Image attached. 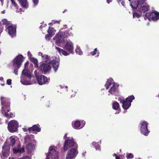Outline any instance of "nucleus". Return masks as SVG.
<instances>
[{
  "label": "nucleus",
  "mask_w": 159,
  "mask_h": 159,
  "mask_svg": "<svg viewBox=\"0 0 159 159\" xmlns=\"http://www.w3.org/2000/svg\"><path fill=\"white\" fill-rule=\"evenodd\" d=\"M135 98L133 95L129 96L125 99L123 98H119L118 100L122 104V107L125 110L128 109L131 105V102Z\"/></svg>",
  "instance_id": "nucleus-1"
},
{
  "label": "nucleus",
  "mask_w": 159,
  "mask_h": 159,
  "mask_svg": "<svg viewBox=\"0 0 159 159\" xmlns=\"http://www.w3.org/2000/svg\"><path fill=\"white\" fill-rule=\"evenodd\" d=\"M73 146L77 148L78 144L75 142L73 138L69 137L65 140L62 149L64 151H66L69 148Z\"/></svg>",
  "instance_id": "nucleus-2"
},
{
  "label": "nucleus",
  "mask_w": 159,
  "mask_h": 159,
  "mask_svg": "<svg viewBox=\"0 0 159 159\" xmlns=\"http://www.w3.org/2000/svg\"><path fill=\"white\" fill-rule=\"evenodd\" d=\"M38 83L39 85L45 84L48 82L50 79L44 75L37 73L36 70L34 72Z\"/></svg>",
  "instance_id": "nucleus-3"
},
{
  "label": "nucleus",
  "mask_w": 159,
  "mask_h": 159,
  "mask_svg": "<svg viewBox=\"0 0 159 159\" xmlns=\"http://www.w3.org/2000/svg\"><path fill=\"white\" fill-rule=\"evenodd\" d=\"M19 124L18 122L15 120L10 121L8 124L7 128L11 133L16 132L18 130Z\"/></svg>",
  "instance_id": "nucleus-4"
},
{
  "label": "nucleus",
  "mask_w": 159,
  "mask_h": 159,
  "mask_svg": "<svg viewBox=\"0 0 159 159\" xmlns=\"http://www.w3.org/2000/svg\"><path fill=\"white\" fill-rule=\"evenodd\" d=\"M145 16L148 20L151 19L152 20L156 21L159 19V12L153 10L151 12L146 13Z\"/></svg>",
  "instance_id": "nucleus-5"
},
{
  "label": "nucleus",
  "mask_w": 159,
  "mask_h": 159,
  "mask_svg": "<svg viewBox=\"0 0 159 159\" xmlns=\"http://www.w3.org/2000/svg\"><path fill=\"white\" fill-rule=\"evenodd\" d=\"M148 123L146 121H141L140 123V130L142 134L148 136L150 131L148 129Z\"/></svg>",
  "instance_id": "nucleus-6"
},
{
  "label": "nucleus",
  "mask_w": 159,
  "mask_h": 159,
  "mask_svg": "<svg viewBox=\"0 0 159 159\" xmlns=\"http://www.w3.org/2000/svg\"><path fill=\"white\" fill-rule=\"evenodd\" d=\"M38 68L43 74H45L50 70L51 67L49 64L42 62L40 63L39 66Z\"/></svg>",
  "instance_id": "nucleus-7"
},
{
  "label": "nucleus",
  "mask_w": 159,
  "mask_h": 159,
  "mask_svg": "<svg viewBox=\"0 0 159 159\" xmlns=\"http://www.w3.org/2000/svg\"><path fill=\"white\" fill-rule=\"evenodd\" d=\"M58 153L55 149L52 148H49V152L47 155L46 159H58Z\"/></svg>",
  "instance_id": "nucleus-8"
},
{
  "label": "nucleus",
  "mask_w": 159,
  "mask_h": 159,
  "mask_svg": "<svg viewBox=\"0 0 159 159\" xmlns=\"http://www.w3.org/2000/svg\"><path fill=\"white\" fill-rule=\"evenodd\" d=\"M0 100L2 106V108L4 109L7 107V108H8V111H9L10 109L9 99L6 98L2 97H1Z\"/></svg>",
  "instance_id": "nucleus-9"
},
{
  "label": "nucleus",
  "mask_w": 159,
  "mask_h": 159,
  "mask_svg": "<svg viewBox=\"0 0 159 159\" xmlns=\"http://www.w3.org/2000/svg\"><path fill=\"white\" fill-rule=\"evenodd\" d=\"M78 153L77 148H71L67 152L66 158V159H72L75 157Z\"/></svg>",
  "instance_id": "nucleus-10"
},
{
  "label": "nucleus",
  "mask_w": 159,
  "mask_h": 159,
  "mask_svg": "<svg viewBox=\"0 0 159 159\" xmlns=\"http://www.w3.org/2000/svg\"><path fill=\"white\" fill-rule=\"evenodd\" d=\"M54 39L56 40L55 43L57 44L65 43L64 38L61 30L56 35Z\"/></svg>",
  "instance_id": "nucleus-11"
},
{
  "label": "nucleus",
  "mask_w": 159,
  "mask_h": 159,
  "mask_svg": "<svg viewBox=\"0 0 159 159\" xmlns=\"http://www.w3.org/2000/svg\"><path fill=\"white\" fill-rule=\"evenodd\" d=\"M23 59V57L22 55H19L17 56L14 60V66H20L22 62Z\"/></svg>",
  "instance_id": "nucleus-12"
},
{
  "label": "nucleus",
  "mask_w": 159,
  "mask_h": 159,
  "mask_svg": "<svg viewBox=\"0 0 159 159\" xmlns=\"http://www.w3.org/2000/svg\"><path fill=\"white\" fill-rule=\"evenodd\" d=\"M10 147L4 144L2 147V155L4 157H7L10 154Z\"/></svg>",
  "instance_id": "nucleus-13"
},
{
  "label": "nucleus",
  "mask_w": 159,
  "mask_h": 159,
  "mask_svg": "<svg viewBox=\"0 0 159 159\" xmlns=\"http://www.w3.org/2000/svg\"><path fill=\"white\" fill-rule=\"evenodd\" d=\"M7 30L9 34L12 36L16 34V27L15 25H10L7 28Z\"/></svg>",
  "instance_id": "nucleus-14"
},
{
  "label": "nucleus",
  "mask_w": 159,
  "mask_h": 159,
  "mask_svg": "<svg viewBox=\"0 0 159 159\" xmlns=\"http://www.w3.org/2000/svg\"><path fill=\"white\" fill-rule=\"evenodd\" d=\"M149 9V5L147 4H145L141 5L140 7H139L137 11L141 13H144L148 11Z\"/></svg>",
  "instance_id": "nucleus-15"
},
{
  "label": "nucleus",
  "mask_w": 159,
  "mask_h": 159,
  "mask_svg": "<svg viewBox=\"0 0 159 159\" xmlns=\"http://www.w3.org/2000/svg\"><path fill=\"white\" fill-rule=\"evenodd\" d=\"M64 48L71 53H73L74 45L71 42H67L64 46Z\"/></svg>",
  "instance_id": "nucleus-16"
},
{
  "label": "nucleus",
  "mask_w": 159,
  "mask_h": 159,
  "mask_svg": "<svg viewBox=\"0 0 159 159\" xmlns=\"http://www.w3.org/2000/svg\"><path fill=\"white\" fill-rule=\"evenodd\" d=\"M84 125V123L82 121L81 123L79 120H76L72 123L73 127L75 129H80L83 128Z\"/></svg>",
  "instance_id": "nucleus-17"
},
{
  "label": "nucleus",
  "mask_w": 159,
  "mask_h": 159,
  "mask_svg": "<svg viewBox=\"0 0 159 159\" xmlns=\"http://www.w3.org/2000/svg\"><path fill=\"white\" fill-rule=\"evenodd\" d=\"M118 86L115 83H113L112 87L108 91V92L112 95H115L118 93Z\"/></svg>",
  "instance_id": "nucleus-18"
},
{
  "label": "nucleus",
  "mask_w": 159,
  "mask_h": 159,
  "mask_svg": "<svg viewBox=\"0 0 159 159\" xmlns=\"http://www.w3.org/2000/svg\"><path fill=\"white\" fill-rule=\"evenodd\" d=\"M47 31L48 34L45 35V38L46 39H49L54 35L55 31L54 30L53 28L49 27Z\"/></svg>",
  "instance_id": "nucleus-19"
},
{
  "label": "nucleus",
  "mask_w": 159,
  "mask_h": 159,
  "mask_svg": "<svg viewBox=\"0 0 159 159\" xmlns=\"http://www.w3.org/2000/svg\"><path fill=\"white\" fill-rule=\"evenodd\" d=\"M40 126L38 125H34L33 126L30 127L28 128V131L30 133L32 131H37L38 132L41 131V128H40Z\"/></svg>",
  "instance_id": "nucleus-20"
},
{
  "label": "nucleus",
  "mask_w": 159,
  "mask_h": 159,
  "mask_svg": "<svg viewBox=\"0 0 159 159\" xmlns=\"http://www.w3.org/2000/svg\"><path fill=\"white\" fill-rule=\"evenodd\" d=\"M34 148V145L32 143L27 144L26 146V149L28 153L31 152Z\"/></svg>",
  "instance_id": "nucleus-21"
},
{
  "label": "nucleus",
  "mask_w": 159,
  "mask_h": 159,
  "mask_svg": "<svg viewBox=\"0 0 159 159\" xmlns=\"http://www.w3.org/2000/svg\"><path fill=\"white\" fill-rule=\"evenodd\" d=\"M48 63H52V65L53 68L54 69V70L56 71L58 69L59 67V63L58 62L55 60H53L51 61H49Z\"/></svg>",
  "instance_id": "nucleus-22"
},
{
  "label": "nucleus",
  "mask_w": 159,
  "mask_h": 159,
  "mask_svg": "<svg viewBox=\"0 0 159 159\" xmlns=\"http://www.w3.org/2000/svg\"><path fill=\"white\" fill-rule=\"evenodd\" d=\"M19 3L20 4L23 8H27L28 7V3L27 0H18Z\"/></svg>",
  "instance_id": "nucleus-23"
},
{
  "label": "nucleus",
  "mask_w": 159,
  "mask_h": 159,
  "mask_svg": "<svg viewBox=\"0 0 159 159\" xmlns=\"http://www.w3.org/2000/svg\"><path fill=\"white\" fill-rule=\"evenodd\" d=\"M34 135L32 134L28 135L25 136L24 139L25 143H27L30 142L32 139L34 138Z\"/></svg>",
  "instance_id": "nucleus-24"
},
{
  "label": "nucleus",
  "mask_w": 159,
  "mask_h": 159,
  "mask_svg": "<svg viewBox=\"0 0 159 159\" xmlns=\"http://www.w3.org/2000/svg\"><path fill=\"white\" fill-rule=\"evenodd\" d=\"M22 74L27 77L29 79H30L31 78V75L29 73V71L26 69H24L22 72Z\"/></svg>",
  "instance_id": "nucleus-25"
},
{
  "label": "nucleus",
  "mask_w": 159,
  "mask_h": 159,
  "mask_svg": "<svg viewBox=\"0 0 159 159\" xmlns=\"http://www.w3.org/2000/svg\"><path fill=\"white\" fill-rule=\"evenodd\" d=\"M56 48L60 54L61 53L62 55L65 56H66L68 55L69 54L66 51L62 49L57 47H56Z\"/></svg>",
  "instance_id": "nucleus-26"
},
{
  "label": "nucleus",
  "mask_w": 159,
  "mask_h": 159,
  "mask_svg": "<svg viewBox=\"0 0 159 159\" xmlns=\"http://www.w3.org/2000/svg\"><path fill=\"white\" fill-rule=\"evenodd\" d=\"M96 53H97V54L96 57H98L99 56V52L98 51L97 48H95L94 49L93 51L90 53L89 54L91 56H94L96 54Z\"/></svg>",
  "instance_id": "nucleus-27"
},
{
  "label": "nucleus",
  "mask_w": 159,
  "mask_h": 159,
  "mask_svg": "<svg viewBox=\"0 0 159 159\" xmlns=\"http://www.w3.org/2000/svg\"><path fill=\"white\" fill-rule=\"evenodd\" d=\"M61 33L64 38L68 37L71 35V33L70 32L69 30L66 31L65 32L61 31Z\"/></svg>",
  "instance_id": "nucleus-28"
},
{
  "label": "nucleus",
  "mask_w": 159,
  "mask_h": 159,
  "mask_svg": "<svg viewBox=\"0 0 159 159\" xmlns=\"http://www.w3.org/2000/svg\"><path fill=\"white\" fill-rule=\"evenodd\" d=\"M139 5V3L137 1H134L132 2L131 3L130 6L133 9H136L138 7V6Z\"/></svg>",
  "instance_id": "nucleus-29"
},
{
  "label": "nucleus",
  "mask_w": 159,
  "mask_h": 159,
  "mask_svg": "<svg viewBox=\"0 0 159 159\" xmlns=\"http://www.w3.org/2000/svg\"><path fill=\"white\" fill-rule=\"evenodd\" d=\"M31 61L34 64L35 67L37 68L39 67L38 62L37 59L33 57L31 59Z\"/></svg>",
  "instance_id": "nucleus-30"
},
{
  "label": "nucleus",
  "mask_w": 159,
  "mask_h": 159,
  "mask_svg": "<svg viewBox=\"0 0 159 159\" xmlns=\"http://www.w3.org/2000/svg\"><path fill=\"white\" fill-rule=\"evenodd\" d=\"M119 107V104L117 102H115L113 103L112 107L113 109L116 110L118 109Z\"/></svg>",
  "instance_id": "nucleus-31"
},
{
  "label": "nucleus",
  "mask_w": 159,
  "mask_h": 159,
  "mask_svg": "<svg viewBox=\"0 0 159 159\" xmlns=\"http://www.w3.org/2000/svg\"><path fill=\"white\" fill-rule=\"evenodd\" d=\"M112 83L110 80H108L106 83L105 84V86L107 89H109V87L111 85Z\"/></svg>",
  "instance_id": "nucleus-32"
},
{
  "label": "nucleus",
  "mask_w": 159,
  "mask_h": 159,
  "mask_svg": "<svg viewBox=\"0 0 159 159\" xmlns=\"http://www.w3.org/2000/svg\"><path fill=\"white\" fill-rule=\"evenodd\" d=\"M3 111V112L5 113V111ZM4 116L8 118H11L14 116L13 114L12 113H7V112L6 113L5 112V114L4 115Z\"/></svg>",
  "instance_id": "nucleus-33"
},
{
  "label": "nucleus",
  "mask_w": 159,
  "mask_h": 159,
  "mask_svg": "<svg viewBox=\"0 0 159 159\" xmlns=\"http://www.w3.org/2000/svg\"><path fill=\"white\" fill-rule=\"evenodd\" d=\"M1 21L2 25L6 26L10 24V21H8L6 19H3Z\"/></svg>",
  "instance_id": "nucleus-34"
},
{
  "label": "nucleus",
  "mask_w": 159,
  "mask_h": 159,
  "mask_svg": "<svg viewBox=\"0 0 159 159\" xmlns=\"http://www.w3.org/2000/svg\"><path fill=\"white\" fill-rule=\"evenodd\" d=\"M42 58V60L44 61L45 62H48L49 60V57L48 55L46 54H44Z\"/></svg>",
  "instance_id": "nucleus-35"
},
{
  "label": "nucleus",
  "mask_w": 159,
  "mask_h": 159,
  "mask_svg": "<svg viewBox=\"0 0 159 159\" xmlns=\"http://www.w3.org/2000/svg\"><path fill=\"white\" fill-rule=\"evenodd\" d=\"M10 144L12 146H13L15 145V143H16V140L15 138H13L11 137L10 138Z\"/></svg>",
  "instance_id": "nucleus-36"
},
{
  "label": "nucleus",
  "mask_w": 159,
  "mask_h": 159,
  "mask_svg": "<svg viewBox=\"0 0 159 159\" xmlns=\"http://www.w3.org/2000/svg\"><path fill=\"white\" fill-rule=\"evenodd\" d=\"M92 145L95 147L96 150H98L100 148L99 145L96 142L94 141L92 143Z\"/></svg>",
  "instance_id": "nucleus-37"
},
{
  "label": "nucleus",
  "mask_w": 159,
  "mask_h": 159,
  "mask_svg": "<svg viewBox=\"0 0 159 159\" xmlns=\"http://www.w3.org/2000/svg\"><path fill=\"white\" fill-rule=\"evenodd\" d=\"M133 18H139L141 17V15L137 12H134L133 14Z\"/></svg>",
  "instance_id": "nucleus-38"
},
{
  "label": "nucleus",
  "mask_w": 159,
  "mask_h": 159,
  "mask_svg": "<svg viewBox=\"0 0 159 159\" xmlns=\"http://www.w3.org/2000/svg\"><path fill=\"white\" fill-rule=\"evenodd\" d=\"M75 52L77 54L80 55H82L83 52L80 48H77L75 49Z\"/></svg>",
  "instance_id": "nucleus-39"
},
{
  "label": "nucleus",
  "mask_w": 159,
  "mask_h": 159,
  "mask_svg": "<svg viewBox=\"0 0 159 159\" xmlns=\"http://www.w3.org/2000/svg\"><path fill=\"white\" fill-rule=\"evenodd\" d=\"M11 5L13 6H14L16 8V9L18 8V6L16 2L14 0H11Z\"/></svg>",
  "instance_id": "nucleus-40"
},
{
  "label": "nucleus",
  "mask_w": 159,
  "mask_h": 159,
  "mask_svg": "<svg viewBox=\"0 0 159 159\" xmlns=\"http://www.w3.org/2000/svg\"><path fill=\"white\" fill-rule=\"evenodd\" d=\"M126 157L128 159H131L134 157V155L132 153H129L126 156Z\"/></svg>",
  "instance_id": "nucleus-41"
},
{
  "label": "nucleus",
  "mask_w": 159,
  "mask_h": 159,
  "mask_svg": "<svg viewBox=\"0 0 159 159\" xmlns=\"http://www.w3.org/2000/svg\"><path fill=\"white\" fill-rule=\"evenodd\" d=\"M146 0H138L137 2L139 5H143Z\"/></svg>",
  "instance_id": "nucleus-42"
},
{
  "label": "nucleus",
  "mask_w": 159,
  "mask_h": 159,
  "mask_svg": "<svg viewBox=\"0 0 159 159\" xmlns=\"http://www.w3.org/2000/svg\"><path fill=\"white\" fill-rule=\"evenodd\" d=\"M8 108H5L4 109H3L2 108V110H1V111H2V113L3 114V115H4L5 114V113H4V112H3V111H5V112L6 113H7L8 112H9V111H8Z\"/></svg>",
  "instance_id": "nucleus-43"
},
{
  "label": "nucleus",
  "mask_w": 159,
  "mask_h": 159,
  "mask_svg": "<svg viewBox=\"0 0 159 159\" xmlns=\"http://www.w3.org/2000/svg\"><path fill=\"white\" fill-rule=\"evenodd\" d=\"M19 153H23L25 152V148L24 147H23L20 148V149H19Z\"/></svg>",
  "instance_id": "nucleus-44"
},
{
  "label": "nucleus",
  "mask_w": 159,
  "mask_h": 159,
  "mask_svg": "<svg viewBox=\"0 0 159 159\" xmlns=\"http://www.w3.org/2000/svg\"><path fill=\"white\" fill-rule=\"evenodd\" d=\"M19 149L13 148V153L14 154L17 153H19Z\"/></svg>",
  "instance_id": "nucleus-45"
},
{
  "label": "nucleus",
  "mask_w": 159,
  "mask_h": 159,
  "mask_svg": "<svg viewBox=\"0 0 159 159\" xmlns=\"http://www.w3.org/2000/svg\"><path fill=\"white\" fill-rule=\"evenodd\" d=\"M7 83L9 85H10L11 84V79H8L7 80Z\"/></svg>",
  "instance_id": "nucleus-46"
},
{
  "label": "nucleus",
  "mask_w": 159,
  "mask_h": 159,
  "mask_svg": "<svg viewBox=\"0 0 159 159\" xmlns=\"http://www.w3.org/2000/svg\"><path fill=\"white\" fill-rule=\"evenodd\" d=\"M23 159H31V158L28 156H25L23 157Z\"/></svg>",
  "instance_id": "nucleus-47"
},
{
  "label": "nucleus",
  "mask_w": 159,
  "mask_h": 159,
  "mask_svg": "<svg viewBox=\"0 0 159 159\" xmlns=\"http://www.w3.org/2000/svg\"><path fill=\"white\" fill-rule=\"evenodd\" d=\"M39 0H33V2L34 4L35 5H36L37 4Z\"/></svg>",
  "instance_id": "nucleus-48"
},
{
  "label": "nucleus",
  "mask_w": 159,
  "mask_h": 159,
  "mask_svg": "<svg viewBox=\"0 0 159 159\" xmlns=\"http://www.w3.org/2000/svg\"><path fill=\"white\" fill-rule=\"evenodd\" d=\"M22 129L23 130V131L25 132H27L28 131V129H27V128H23Z\"/></svg>",
  "instance_id": "nucleus-49"
},
{
  "label": "nucleus",
  "mask_w": 159,
  "mask_h": 159,
  "mask_svg": "<svg viewBox=\"0 0 159 159\" xmlns=\"http://www.w3.org/2000/svg\"><path fill=\"white\" fill-rule=\"evenodd\" d=\"M44 54H43V53L42 52H39L38 53V55L39 56H41L42 58L43 57V56H44Z\"/></svg>",
  "instance_id": "nucleus-50"
},
{
  "label": "nucleus",
  "mask_w": 159,
  "mask_h": 159,
  "mask_svg": "<svg viewBox=\"0 0 159 159\" xmlns=\"http://www.w3.org/2000/svg\"><path fill=\"white\" fill-rule=\"evenodd\" d=\"M14 73L16 75H17L18 74V70L17 69H15L14 70Z\"/></svg>",
  "instance_id": "nucleus-51"
},
{
  "label": "nucleus",
  "mask_w": 159,
  "mask_h": 159,
  "mask_svg": "<svg viewBox=\"0 0 159 159\" xmlns=\"http://www.w3.org/2000/svg\"><path fill=\"white\" fill-rule=\"evenodd\" d=\"M29 65V62L28 61L26 62L25 64V67H26V66H28Z\"/></svg>",
  "instance_id": "nucleus-52"
},
{
  "label": "nucleus",
  "mask_w": 159,
  "mask_h": 159,
  "mask_svg": "<svg viewBox=\"0 0 159 159\" xmlns=\"http://www.w3.org/2000/svg\"><path fill=\"white\" fill-rule=\"evenodd\" d=\"M116 159H121L120 157L118 156H116Z\"/></svg>",
  "instance_id": "nucleus-53"
},
{
  "label": "nucleus",
  "mask_w": 159,
  "mask_h": 159,
  "mask_svg": "<svg viewBox=\"0 0 159 159\" xmlns=\"http://www.w3.org/2000/svg\"><path fill=\"white\" fill-rule=\"evenodd\" d=\"M67 134H65L64 135V139H65L66 138H68V137H67Z\"/></svg>",
  "instance_id": "nucleus-54"
},
{
  "label": "nucleus",
  "mask_w": 159,
  "mask_h": 159,
  "mask_svg": "<svg viewBox=\"0 0 159 159\" xmlns=\"http://www.w3.org/2000/svg\"><path fill=\"white\" fill-rule=\"evenodd\" d=\"M3 78L2 77H0V80L2 81L3 80Z\"/></svg>",
  "instance_id": "nucleus-55"
},
{
  "label": "nucleus",
  "mask_w": 159,
  "mask_h": 159,
  "mask_svg": "<svg viewBox=\"0 0 159 159\" xmlns=\"http://www.w3.org/2000/svg\"><path fill=\"white\" fill-rule=\"evenodd\" d=\"M111 1L110 0H107V2L108 3H109L111 2Z\"/></svg>",
  "instance_id": "nucleus-56"
},
{
  "label": "nucleus",
  "mask_w": 159,
  "mask_h": 159,
  "mask_svg": "<svg viewBox=\"0 0 159 159\" xmlns=\"http://www.w3.org/2000/svg\"><path fill=\"white\" fill-rule=\"evenodd\" d=\"M121 4L123 6H124V2H123V1H122V2H121Z\"/></svg>",
  "instance_id": "nucleus-57"
},
{
  "label": "nucleus",
  "mask_w": 159,
  "mask_h": 159,
  "mask_svg": "<svg viewBox=\"0 0 159 159\" xmlns=\"http://www.w3.org/2000/svg\"><path fill=\"white\" fill-rule=\"evenodd\" d=\"M122 0H117V2H120L121 1H122Z\"/></svg>",
  "instance_id": "nucleus-58"
},
{
  "label": "nucleus",
  "mask_w": 159,
  "mask_h": 159,
  "mask_svg": "<svg viewBox=\"0 0 159 159\" xmlns=\"http://www.w3.org/2000/svg\"><path fill=\"white\" fill-rule=\"evenodd\" d=\"M9 159H15L13 157H11V158L9 157Z\"/></svg>",
  "instance_id": "nucleus-59"
},
{
  "label": "nucleus",
  "mask_w": 159,
  "mask_h": 159,
  "mask_svg": "<svg viewBox=\"0 0 159 159\" xmlns=\"http://www.w3.org/2000/svg\"><path fill=\"white\" fill-rule=\"evenodd\" d=\"M28 55H29V54H30V52L29 51H28L27 52Z\"/></svg>",
  "instance_id": "nucleus-60"
},
{
  "label": "nucleus",
  "mask_w": 159,
  "mask_h": 159,
  "mask_svg": "<svg viewBox=\"0 0 159 159\" xmlns=\"http://www.w3.org/2000/svg\"><path fill=\"white\" fill-rule=\"evenodd\" d=\"M66 11H67V10H64V11L63 12V13H64Z\"/></svg>",
  "instance_id": "nucleus-61"
},
{
  "label": "nucleus",
  "mask_w": 159,
  "mask_h": 159,
  "mask_svg": "<svg viewBox=\"0 0 159 159\" xmlns=\"http://www.w3.org/2000/svg\"><path fill=\"white\" fill-rule=\"evenodd\" d=\"M1 85H2V86H3V85H4V83H3V84H1Z\"/></svg>",
  "instance_id": "nucleus-62"
},
{
  "label": "nucleus",
  "mask_w": 159,
  "mask_h": 159,
  "mask_svg": "<svg viewBox=\"0 0 159 159\" xmlns=\"http://www.w3.org/2000/svg\"><path fill=\"white\" fill-rule=\"evenodd\" d=\"M17 159H23V157L18 158Z\"/></svg>",
  "instance_id": "nucleus-63"
},
{
  "label": "nucleus",
  "mask_w": 159,
  "mask_h": 159,
  "mask_svg": "<svg viewBox=\"0 0 159 159\" xmlns=\"http://www.w3.org/2000/svg\"><path fill=\"white\" fill-rule=\"evenodd\" d=\"M156 97H159V94L158 95L156 96Z\"/></svg>",
  "instance_id": "nucleus-64"
}]
</instances>
